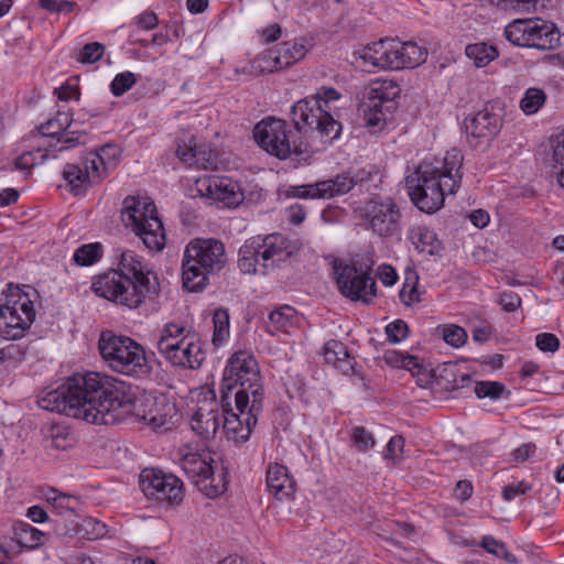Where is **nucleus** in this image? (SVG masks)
Returning a JSON list of instances; mask_svg holds the SVG:
<instances>
[{"label":"nucleus","instance_id":"obj_1","mask_svg":"<svg viewBox=\"0 0 564 564\" xmlns=\"http://www.w3.org/2000/svg\"><path fill=\"white\" fill-rule=\"evenodd\" d=\"M37 404L93 424L111 425L132 419L152 429H170L174 406L139 395L138 388L100 372L76 373L55 390L39 398Z\"/></svg>","mask_w":564,"mask_h":564},{"label":"nucleus","instance_id":"obj_2","mask_svg":"<svg viewBox=\"0 0 564 564\" xmlns=\"http://www.w3.org/2000/svg\"><path fill=\"white\" fill-rule=\"evenodd\" d=\"M91 290L99 297L132 310L158 295L160 284L156 274L139 256L124 250L117 269L94 276Z\"/></svg>","mask_w":564,"mask_h":564},{"label":"nucleus","instance_id":"obj_3","mask_svg":"<svg viewBox=\"0 0 564 564\" xmlns=\"http://www.w3.org/2000/svg\"><path fill=\"white\" fill-rule=\"evenodd\" d=\"M463 154L458 149L446 152L443 160L423 162L406 177L412 203L427 214L438 210L446 194H454L462 183Z\"/></svg>","mask_w":564,"mask_h":564},{"label":"nucleus","instance_id":"obj_4","mask_svg":"<svg viewBox=\"0 0 564 564\" xmlns=\"http://www.w3.org/2000/svg\"><path fill=\"white\" fill-rule=\"evenodd\" d=\"M220 397L228 405V399H234L236 409L248 406L253 399L254 409L263 401L264 389L260 369L252 352L236 351L227 361L220 383Z\"/></svg>","mask_w":564,"mask_h":564},{"label":"nucleus","instance_id":"obj_5","mask_svg":"<svg viewBox=\"0 0 564 564\" xmlns=\"http://www.w3.org/2000/svg\"><path fill=\"white\" fill-rule=\"evenodd\" d=\"M224 243L215 238H195L185 247L182 260V282L189 292L205 289L208 275L225 268Z\"/></svg>","mask_w":564,"mask_h":564},{"label":"nucleus","instance_id":"obj_6","mask_svg":"<svg viewBox=\"0 0 564 564\" xmlns=\"http://www.w3.org/2000/svg\"><path fill=\"white\" fill-rule=\"evenodd\" d=\"M98 350L104 362L115 372L134 378H145L152 372L145 349L129 336L104 330L98 339Z\"/></svg>","mask_w":564,"mask_h":564},{"label":"nucleus","instance_id":"obj_7","mask_svg":"<svg viewBox=\"0 0 564 564\" xmlns=\"http://www.w3.org/2000/svg\"><path fill=\"white\" fill-rule=\"evenodd\" d=\"M341 95L333 87H321L316 95L305 97L292 106L291 119L299 132L317 131L321 138L335 140L341 124L329 113L328 104Z\"/></svg>","mask_w":564,"mask_h":564},{"label":"nucleus","instance_id":"obj_8","mask_svg":"<svg viewBox=\"0 0 564 564\" xmlns=\"http://www.w3.org/2000/svg\"><path fill=\"white\" fill-rule=\"evenodd\" d=\"M182 469L193 484L208 498L223 495L228 485V471L210 451L183 446L178 451Z\"/></svg>","mask_w":564,"mask_h":564},{"label":"nucleus","instance_id":"obj_9","mask_svg":"<svg viewBox=\"0 0 564 564\" xmlns=\"http://www.w3.org/2000/svg\"><path fill=\"white\" fill-rule=\"evenodd\" d=\"M294 246L281 234L248 239L239 249L238 268L245 274H267L294 253Z\"/></svg>","mask_w":564,"mask_h":564},{"label":"nucleus","instance_id":"obj_10","mask_svg":"<svg viewBox=\"0 0 564 564\" xmlns=\"http://www.w3.org/2000/svg\"><path fill=\"white\" fill-rule=\"evenodd\" d=\"M121 219L126 228L138 236L151 251H161L166 237L156 206L149 197L128 196L123 200Z\"/></svg>","mask_w":564,"mask_h":564},{"label":"nucleus","instance_id":"obj_11","mask_svg":"<svg viewBox=\"0 0 564 564\" xmlns=\"http://www.w3.org/2000/svg\"><path fill=\"white\" fill-rule=\"evenodd\" d=\"M301 132H293L285 120L267 117L253 128V138L257 144L268 154L280 160L299 158L307 151V143L300 137Z\"/></svg>","mask_w":564,"mask_h":564},{"label":"nucleus","instance_id":"obj_12","mask_svg":"<svg viewBox=\"0 0 564 564\" xmlns=\"http://www.w3.org/2000/svg\"><path fill=\"white\" fill-rule=\"evenodd\" d=\"M506 39L518 46L542 51L553 50L560 44L555 24L542 19H518L505 28Z\"/></svg>","mask_w":564,"mask_h":564},{"label":"nucleus","instance_id":"obj_13","mask_svg":"<svg viewBox=\"0 0 564 564\" xmlns=\"http://www.w3.org/2000/svg\"><path fill=\"white\" fill-rule=\"evenodd\" d=\"M401 88L393 80H382L373 83L362 104L365 124L372 129H382L386 122L392 118L397 109L395 99L400 96Z\"/></svg>","mask_w":564,"mask_h":564},{"label":"nucleus","instance_id":"obj_14","mask_svg":"<svg viewBox=\"0 0 564 564\" xmlns=\"http://www.w3.org/2000/svg\"><path fill=\"white\" fill-rule=\"evenodd\" d=\"M364 218L368 228L381 238L399 236L402 231V214L391 197H373L365 206Z\"/></svg>","mask_w":564,"mask_h":564},{"label":"nucleus","instance_id":"obj_15","mask_svg":"<svg viewBox=\"0 0 564 564\" xmlns=\"http://www.w3.org/2000/svg\"><path fill=\"white\" fill-rule=\"evenodd\" d=\"M334 273L340 293L352 300L370 303L377 295L376 280L370 275V268L364 270L355 264L334 262Z\"/></svg>","mask_w":564,"mask_h":564},{"label":"nucleus","instance_id":"obj_16","mask_svg":"<svg viewBox=\"0 0 564 564\" xmlns=\"http://www.w3.org/2000/svg\"><path fill=\"white\" fill-rule=\"evenodd\" d=\"M139 485L141 491L149 499L171 506L178 505L184 497L182 480L173 474H165L160 469H143L140 474Z\"/></svg>","mask_w":564,"mask_h":564},{"label":"nucleus","instance_id":"obj_17","mask_svg":"<svg viewBox=\"0 0 564 564\" xmlns=\"http://www.w3.org/2000/svg\"><path fill=\"white\" fill-rule=\"evenodd\" d=\"M232 400L228 399V405H226L220 397L223 430L228 440L236 443L246 442L250 437L252 429L257 425L258 415L263 408V401H260V408L256 410L253 399H251L248 406L236 409L238 411L236 413L231 406Z\"/></svg>","mask_w":564,"mask_h":564},{"label":"nucleus","instance_id":"obj_18","mask_svg":"<svg viewBox=\"0 0 564 564\" xmlns=\"http://www.w3.org/2000/svg\"><path fill=\"white\" fill-rule=\"evenodd\" d=\"M34 318V305L26 296L0 306V337L6 340L22 338Z\"/></svg>","mask_w":564,"mask_h":564},{"label":"nucleus","instance_id":"obj_19","mask_svg":"<svg viewBox=\"0 0 564 564\" xmlns=\"http://www.w3.org/2000/svg\"><path fill=\"white\" fill-rule=\"evenodd\" d=\"M193 192L226 207H237L245 196L238 182L226 176L204 175L196 178Z\"/></svg>","mask_w":564,"mask_h":564},{"label":"nucleus","instance_id":"obj_20","mask_svg":"<svg viewBox=\"0 0 564 564\" xmlns=\"http://www.w3.org/2000/svg\"><path fill=\"white\" fill-rule=\"evenodd\" d=\"M162 356L173 366L198 369L206 358V352L199 335L193 329Z\"/></svg>","mask_w":564,"mask_h":564},{"label":"nucleus","instance_id":"obj_21","mask_svg":"<svg viewBox=\"0 0 564 564\" xmlns=\"http://www.w3.org/2000/svg\"><path fill=\"white\" fill-rule=\"evenodd\" d=\"M220 414L215 398L204 400L194 412L192 430L204 440L214 437L221 424Z\"/></svg>","mask_w":564,"mask_h":564},{"label":"nucleus","instance_id":"obj_22","mask_svg":"<svg viewBox=\"0 0 564 564\" xmlns=\"http://www.w3.org/2000/svg\"><path fill=\"white\" fill-rule=\"evenodd\" d=\"M398 40L384 39L366 47L362 58L382 69H401Z\"/></svg>","mask_w":564,"mask_h":564},{"label":"nucleus","instance_id":"obj_23","mask_svg":"<svg viewBox=\"0 0 564 564\" xmlns=\"http://www.w3.org/2000/svg\"><path fill=\"white\" fill-rule=\"evenodd\" d=\"M269 492L278 500H289L295 494V481L289 469L278 463L270 464L265 476Z\"/></svg>","mask_w":564,"mask_h":564},{"label":"nucleus","instance_id":"obj_24","mask_svg":"<svg viewBox=\"0 0 564 564\" xmlns=\"http://www.w3.org/2000/svg\"><path fill=\"white\" fill-rule=\"evenodd\" d=\"M502 121L498 115L484 109L466 122V132L475 139L490 140L500 131Z\"/></svg>","mask_w":564,"mask_h":564},{"label":"nucleus","instance_id":"obj_25","mask_svg":"<svg viewBox=\"0 0 564 564\" xmlns=\"http://www.w3.org/2000/svg\"><path fill=\"white\" fill-rule=\"evenodd\" d=\"M299 316L294 307L290 305H280L272 310L265 323L268 334L275 336L278 334H290L297 325Z\"/></svg>","mask_w":564,"mask_h":564},{"label":"nucleus","instance_id":"obj_26","mask_svg":"<svg viewBox=\"0 0 564 564\" xmlns=\"http://www.w3.org/2000/svg\"><path fill=\"white\" fill-rule=\"evenodd\" d=\"M63 177L69 191L75 195L84 194L90 184L101 181L97 180V175L89 169L86 159L84 169L76 164H66L63 170Z\"/></svg>","mask_w":564,"mask_h":564},{"label":"nucleus","instance_id":"obj_27","mask_svg":"<svg viewBox=\"0 0 564 564\" xmlns=\"http://www.w3.org/2000/svg\"><path fill=\"white\" fill-rule=\"evenodd\" d=\"M86 160L89 169L97 175V180H102L109 171L117 166L118 150L116 147L107 144L96 152L88 153Z\"/></svg>","mask_w":564,"mask_h":564},{"label":"nucleus","instance_id":"obj_28","mask_svg":"<svg viewBox=\"0 0 564 564\" xmlns=\"http://www.w3.org/2000/svg\"><path fill=\"white\" fill-rule=\"evenodd\" d=\"M409 238L419 252L434 256L438 254L443 245L437 235L424 225H416L410 229Z\"/></svg>","mask_w":564,"mask_h":564},{"label":"nucleus","instance_id":"obj_29","mask_svg":"<svg viewBox=\"0 0 564 564\" xmlns=\"http://www.w3.org/2000/svg\"><path fill=\"white\" fill-rule=\"evenodd\" d=\"M355 185L356 181L349 174H338L333 178L316 182L317 196L321 199H329L348 193Z\"/></svg>","mask_w":564,"mask_h":564},{"label":"nucleus","instance_id":"obj_30","mask_svg":"<svg viewBox=\"0 0 564 564\" xmlns=\"http://www.w3.org/2000/svg\"><path fill=\"white\" fill-rule=\"evenodd\" d=\"M324 358L327 364L346 375L354 370V358L341 341L329 340L324 347Z\"/></svg>","mask_w":564,"mask_h":564},{"label":"nucleus","instance_id":"obj_31","mask_svg":"<svg viewBox=\"0 0 564 564\" xmlns=\"http://www.w3.org/2000/svg\"><path fill=\"white\" fill-rule=\"evenodd\" d=\"M192 327H187L184 323L169 322L160 330L156 341V348L161 355L165 354L169 349L192 332Z\"/></svg>","mask_w":564,"mask_h":564},{"label":"nucleus","instance_id":"obj_32","mask_svg":"<svg viewBox=\"0 0 564 564\" xmlns=\"http://www.w3.org/2000/svg\"><path fill=\"white\" fill-rule=\"evenodd\" d=\"M282 69L288 68L305 57L308 50L301 42H283L274 47Z\"/></svg>","mask_w":564,"mask_h":564},{"label":"nucleus","instance_id":"obj_33","mask_svg":"<svg viewBox=\"0 0 564 564\" xmlns=\"http://www.w3.org/2000/svg\"><path fill=\"white\" fill-rule=\"evenodd\" d=\"M398 54L400 67L413 68L425 61L427 52L414 42H401L398 40Z\"/></svg>","mask_w":564,"mask_h":564},{"label":"nucleus","instance_id":"obj_34","mask_svg":"<svg viewBox=\"0 0 564 564\" xmlns=\"http://www.w3.org/2000/svg\"><path fill=\"white\" fill-rule=\"evenodd\" d=\"M73 528L67 530H58L59 534H68L70 531H74L76 533H83V535L87 536L88 540H98L106 535L107 533V527L104 522L94 519V518H86L80 523V528L76 530L78 523L74 522L72 520Z\"/></svg>","mask_w":564,"mask_h":564},{"label":"nucleus","instance_id":"obj_35","mask_svg":"<svg viewBox=\"0 0 564 564\" xmlns=\"http://www.w3.org/2000/svg\"><path fill=\"white\" fill-rule=\"evenodd\" d=\"M279 57L274 47L256 56L250 63V72L254 75L281 70Z\"/></svg>","mask_w":564,"mask_h":564},{"label":"nucleus","instance_id":"obj_36","mask_svg":"<svg viewBox=\"0 0 564 564\" xmlns=\"http://www.w3.org/2000/svg\"><path fill=\"white\" fill-rule=\"evenodd\" d=\"M466 55L474 61L477 67L488 65L498 56V51L494 45L487 43H475L466 46Z\"/></svg>","mask_w":564,"mask_h":564},{"label":"nucleus","instance_id":"obj_37","mask_svg":"<svg viewBox=\"0 0 564 564\" xmlns=\"http://www.w3.org/2000/svg\"><path fill=\"white\" fill-rule=\"evenodd\" d=\"M101 256L102 246L99 242L86 243L75 250L73 260L78 265L88 267L96 263Z\"/></svg>","mask_w":564,"mask_h":564},{"label":"nucleus","instance_id":"obj_38","mask_svg":"<svg viewBox=\"0 0 564 564\" xmlns=\"http://www.w3.org/2000/svg\"><path fill=\"white\" fill-rule=\"evenodd\" d=\"M72 119L68 112L58 111L57 115L39 126V131L43 137L55 138L70 126Z\"/></svg>","mask_w":564,"mask_h":564},{"label":"nucleus","instance_id":"obj_39","mask_svg":"<svg viewBox=\"0 0 564 564\" xmlns=\"http://www.w3.org/2000/svg\"><path fill=\"white\" fill-rule=\"evenodd\" d=\"M546 95L544 90L535 87L528 88L520 100V109L525 115H534L545 104Z\"/></svg>","mask_w":564,"mask_h":564},{"label":"nucleus","instance_id":"obj_40","mask_svg":"<svg viewBox=\"0 0 564 564\" xmlns=\"http://www.w3.org/2000/svg\"><path fill=\"white\" fill-rule=\"evenodd\" d=\"M214 334L213 344L218 346L223 344L229 335V313L226 308H217L213 316Z\"/></svg>","mask_w":564,"mask_h":564},{"label":"nucleus","instance_id":"obj_41","mask_svg":"<svg viewBox=\"0 0 564 564\" xmlns=\"http://www.w3.org/2000/svg\"><path fill=\"white\" fill-rule=\"evenodd\" d=\"M17 536L19 544L33 549L41 544V540L44 534L42 531L33 528L29 523L21 522L17 528Z\"/></svg>","mask_w":564,"mask_h":564},{"label":"nucleus","instance_id":"obj_42","mask_svg":"<svg viewBox=\"0 0 564 564\" xmlns=\"http://www.w3.org/2000/svg\"><path fill=\"white\" fill-rule=\"evenodd\" d=\"M217 151L209 145L198 144L193 166L203 170H215L217 167Z\"/></svg>","mask_w":564,"mask_h":564},{"label":"nucleus","instance_id":"obj_43","mask_svg":"<svg viewBox=\"0 0 564 564\" xmlns=\"http://www.w3.org/2000/svg\"><path fill=\"white\" fill-rule=\"evenodd\" d=\"M505 390V384L498 381H476L474 386V392L478 399L499 400Z\"/></svg>","mask_w":564,"mask_h":564},{"label":"nucleus","instance_id":"obj_44","mask_svg":"<svg viewBox=\"0 0 564 564\" xmlns=\"http://www.w3.org/2000/svg\"><path fill=\"white\" fill-rule=\"evenodd\" d=\"M481 545L488 553L494 554L497 558H502L508 563L517 561V557L507 550L506 544L491 535L484 536Z\"/></svg>","mask_w":564,"mask_h":564},{"label":"nucleus","instance_id":"obj_45","mask_svg":"<svg viewBox=\"0 0 564 564\" xmlns=\"http://www.w3.org/2000/svg\"><path fill=\"white\" fill-rule=\"evenodd\" d=\"M138 76L132 72H122L115 76L110 84V90L113 96L120 97L126 94L137 83Z\"/></svg>","mask_w":564,"mask_h":564},{"label":"nucleus","instance_id":"obj_46","mask_svg":"<svg viewBox=\"0 0 564 564\" xmlns=\"http://www.w3.org/2000/svg\"><path fill=\"white\" fill-rule=\"evenodd\" d=\"M85 134L79 131H69V132H61V134H57L56 142L54 144H51L50 148L52 151H63L68 150L72 148H75L83 143L82 138Z\"/></svg>","mask_w":564,"mask_h":564},{"label":"nucleus","instance_id":"obj_47","mask_svg":"<svg viewBox=\"0 0 564 564\" xmlns=\"http://www.w3.org/2000/svg\"><path fill=\"white\" fill-rule=\"evenodd\" d=\"M442 337L446 344L456 348L463 346L468 338L466 330L454 324L445 325L442 328Z\"/></svg>","mask_w":564,"mask_h":564},{"label":"nucleus","instance_id":"obj_48","mask_svg":"<svg viewBox=\"0 0 564 564\" xmlns=\"http://www.w3.org/2000/svg\"><path fill=\"white\" fill-rule=\"evenodd\" d=\"M351 441L352 445L358 452H367L372 448L376 444V441L371 433H369L362 426H356L351 430Z\"/></svg>","mask_w":564,"mask_h":564},{"label":"nucleus","instance_id":"obj_49","mask_svg":"<svg viewBox=\"0 0 564 564\" xmlns=\"http://www.w3.org/2000/svg\"><path fill=\"white\" fill-rule=\"evenodd\" d=\"M105 52V46L99 42L86 44L77 54V61L83 64H93L98 62Z\"/></svg>","mask_w":564,"mask_h":564},{"label":"nucleus","instance_id":"obj_50","mask_svg":"<svg viewBox=\"0 0 564 564\" xmlns=\"http://www.w3.org/2000/svg\"><path fill=\"white\" fill-rule=\"evenodd\" d=\"M552 167L556 174L557 183L564 188V138L553 147Z\"/></svg>","mask_w":564,"mask_h":564},{"label":"nucleus","instance_id":"obj_51","mask_svg":"<svg viewBox=\"0 0 564 564\" xmlns=\"http://www.w3.org/2000/svg\"><path fill=\"white\" fill-rule=\"evenodd\" d=\"M316 188V182L304 185H292L285 189V197L302 199H321V197L317 196L318 191Z\"/></svg>","mask_w":564,"mask_h":564},{"label":"nucleus","instance_id":"obj_52","mask_svg":"<svg viewBox=\"0 0 564 564\" xmlns=\"http://www.w3.org/2000/svg\"><path fill=\"white\" fill-rule=\"evenodd\" d=\"M26 350V347L21 344H10L0 349V356L3 364L10 362L14 366L25 358Z\"/></svg>","mask_w":564,"mask_h":564},{"label":"nucleus","instance_id":"obj_53","mask_svg":"<svg viewBox=\"0 0 564 564\" xmlns=\"http://www.w3.org/2000/svg\"><path fill=\"white\" fill-rule=\"evenodd\" d=\"M408 324L402 319H395L386 326L387 338L391 344L401 343L408 337Z\"/></svg>","mask_w":564,"mask_h":564},{"label":"nucleus","instance_id":"obj_54","mask_svg":"<svg viewBox=\"0 0 564 564\" xmlns=\"http://www.w3.org/2000/svg\"><path fill=\"white\" fill-rule=\"evenodd\" d=\"M197 145L198 144H196L193 139H191L188 142H178L176 148L177 158L188 166H193Z\"/></svg>","mask_w":564,"mask_h":564},{"label":"nucleus","instance_id":"obj_55","mask_svg":"<svg viewBox=\"0 0 564 564\" xmlns=\"http://www.w3.org/2000/svg\"><path fill=\"white\" fill-rule=\"evenodd\" d=\"M39 6L51 13H69L76 3L68 0H39Z\"/></svg>","mask_w":564,"mask_h":564},{"label":"nucleus","instance_id":"obj_56","mask_svg":"<svg viewBox=\"0 0 564 564\" xmlns=\"http://www.w3.org/2000/svg\"><path fill=\"white\" fill-rule=\"evenodd\" d=\"M535 345L544 352H555L560 347V340L552 333H541L535 337Z\"/></svg>","mask_w":564,"mask_h":564},{"label":"nucleus","instance_id":"obj_57","mask_svg":"<svg viewBox=\"0 0 564 564\" xmlns=\"http://www.w3.org/2000/svg\"><path fill=\"white\" fill-rule=\"evenodd\" d=\"M400 301L410 306L421 302L420 293L416 288V280L413 283L405 282L399 293Z\"/></svg>","mask_w":564,"mask_h":564},{"label":"nucleus","instance_id":"obj_58","mask_svg":"<svg viewBox=\"0 0 564 564\" xmlns=\"http://www.w3.org/2000/svg\"><path fill=\"white\" fill-rule=\"evenodd\" d=\"M499 304L506 312H514L518 307L521 305V297L512 292V291H506L502 292L499 296Z\"/></svg>","mask_w":564,"mask_h":564},{"label":"nucleus","instance_id":"obj_59","mask_svg":"<svg viewBox=\"0 0 564 564\" xmlns=\"http://www.w3.org/2000/svg\"><path fill=\"white\" fill-rule=\"evenodd\" d=\"M404 438L401 435H395L390 438L386 447V459L395 460L403 452Z\"/></svg>","mask_w":564,"mask_h":564},{"label":"nucleus","instance_id":"obj_60","mask_svg":"<svg viewBox=\"0 0 564 564\" xmlns=\"http://www.w3.org/2000/svg\"><path fill=\"white\" fill-rule=\"evenodd\" d=\"M530 489H531V485L525 481H519L518 484H511L503 488L502 498L506 501H511L517 496L527 494Z\"/></svg>","mask_w":564,"mask_h":564},{"label":"nucleus","instance_id":"obj_61","mask_svg":"<svg viewBox=\"0 0 564 564\" xmlns=\"http://www.w3.org/2000/svg\"><path fill=\"white\" fill-rule=\"evenodd\" d=\"M72 498L65 495H58L52 498L53 508L57 510L59 516L68 514L75 517L74 507L70 505Z\"/></svg>","mask_w":564,"mask_h":564},{"label":"nucleus","instance_id":"obj_62","mask_svg":"<svg viewBox=\"0 0 564 564\" xmlns=\"http://www.w3.org/2000/svg\"><path fill=\"white\" fill-rule=\"evenodd\" d=\"M378 275H379L381 282L386 286H392L397 282V279H398L397 271L394 270L393 267H391L389 264L380 265L378 268Z\"/></svg>","mask_w":564,"mask_h":564},{"label":"nucleus","instance_id":"obj_63","mask_svg":"<svg viewBox=\"0 0 564 564\" xmlns=\"http://www.w3.org/2000/svg\"><path fill=\"white\" fill-rule=\"evenodd\" d=\"M54 94L57 96L59 100L68 101L73 98H79V90L75 86H70L68 84L62 85L58 88H55Z\"/></svg>","mask_w":564,"mask_h":564},{"label":"nucleus","instance_id":"obj_64","mask_svg":"<svg viewBox=\"0 0 564 564\" xmlns=\"http://www.w3.org/2000/svg\"><path fill=\"white\" fill-rule=\"evenodd\" d=\"M536 449L533 443H525L516 448L511 455L514 462L527 460Z\"/></svg>","mask_w":564,"mask_h":564}]
</instances>
